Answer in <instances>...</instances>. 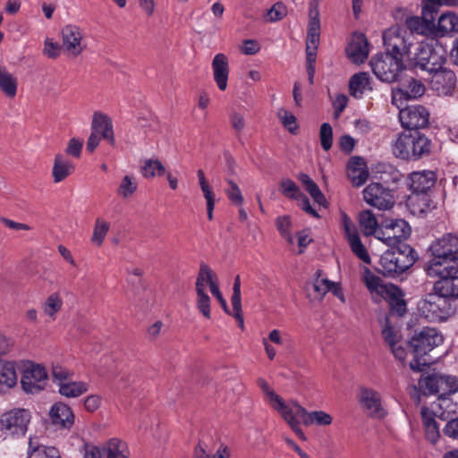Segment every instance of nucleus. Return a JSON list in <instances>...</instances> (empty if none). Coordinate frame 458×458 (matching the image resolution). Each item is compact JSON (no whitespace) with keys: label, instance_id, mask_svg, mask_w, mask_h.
Masks as SVG:
<instances>
[{"label":"nucleus","instance_id":"obj_1","mask_svg":"<svg viewBox=\"0 0 458 458\" xmlns=\"http://www.w3.org/2000/svg\"><path fill=\"white\" fill-rule=\"evenodd\" d=\"M457 411L458 404L443 397L428 407H422L420 413L426 437L432 444H436L440 437L439 426L436 419L449 421Z\"/></svg>","mask_w":458,"mask_h":458},{"label":"nucleus","instance_id":"obj_2","mask_svg":"<svg viewBox=\"0 0 458 458\" xmlns=\"http://www.w3.org/2000/svg\"><path fill=\"white\" fill-rule=\"evenodd\" d=\"M443 341V335L432 327H424L416 333L409 342L413 354V360L410 362L411 369L414 371H422L430 363L426 355Z\"/></svg>","mask_w":458,"mask_h":458},{"label":"nucleus","instance_id":"obj_3","mask_svg":"<svg viewBox=\"0 0 458 458\" xmlns=\"http://www.w3.org/2000/svg\"><path fill=\"white\" fill-rule=\"evenodd\" d=\"M393 153L402 159H417L428 155L430 140L418 131L400 133L393 142Z\"/></svg>","mask_w":458,"mask_h":458},{"label":"nucleus","instance_id":"obj_4","mask_svg":"<svg viewBox=\"0 0 458 458\" xmlns=\"http://www.w3.org/2000/svg\"><path fill=\"white\" fill-rule=\"evenodd\" d=\"M409 61L428 72L440 69L446 62V50L438 40L431 38L414 45Z\"/></svg>","mask_w":458,"mask_h":458},{"label":"nucleus","instance_id":"obj_5","mask_svg":"<svg viewBox=\"0 0 458 458\" xmlns=\"http://www.w3.org/2000/svg\"><path fill=\"white\" fill-rule=\"evenodd\" d=\"M414 250L408 244L386 250L379 259V271L385 276H394L410 268L416 261Z\"/></svg>","mask_w":458,"mask_h":458},{"label":"nucleus","instance_id":"obj_6","mask_svg":"<svg viewBox=\"0 0 458 458\" xmlns=\"http://www.w3.org/2000/svg\"><path fill=\"white\" fill-rule=\"evenodd\" d=\"M386 52L401 57V60L411 58V48L415 45V37L404 28L394 26L383 34Z\"/></svg>","mask_w":458,"mask_h":458},{"label":"nucleus","instance_id":"obj_7","mask_svg":"<svg viewBox=\"0 0 458 458\" xmlns=\"http://www.w3.org/2000/svg\"><path fill=\"white\" fill-rule=\"evenodd\" d=\"M207 286L209 287L210 293L219 287L218 277L208 265L201 263L195 282L196 303L201 314L210 318V298L207 293Z\"/></svg>","mask_w":458,"mask_h":458},{"label":"nucleus","instance_id":"obj_8","mask_svg":"<svg viewBox=\"0 0 458 458\" xmlns=\"http://www.w3.org/2000/svg\"><path fill=\"white\" fill-rule=\"evenodd\" d=\"M417 310L421 317L430 322L444 321L453 312L450 300L437 291L421 299L417 304Z\"/></svg>","mask_w":458,"mask_h":458},{"label":"nucleus","instance_id":"obj_9","mask_svg":"<svg viewBox=\"0 0 458 458\" xmlns=\"http://www.w3.org/2000/svg\"><path fill=\"white\" fill-rule=\"evenodd\" d=\"M21 385L27 394H38L47 386L48 373L46 367L32 360H22L19 362Z\"/></svg>","mask_w":458,"mask_h":458},{"label":"nucleus","instance_id":"obj_10","mask_svg":"<svg viewBox=\"0 0 458 458\" xmlns=\"http://www.w3.org/2000/svg\"><path fill=\"white\" fill-rule=\"evenodd\" d=\"M370 66L374 74L382 81H395L403 70L404 64L401 57H396L389 53L374 56L370 61Z\"/></svg>","mask_w":458,"mask_h":458},{"label":"nucleus","instance_id":"obj_11","mask_svg":"<svg viewBox=\"0 0 458 458\" xmlns=\"http://www.w3.org/2000/svg\"><path fill=\"white\" fill-rule=\"evenodd\" d=\"M320 21L318 19V11L311 12L310 22L308 26V34L306 40V63L307 73L310 84L314 83L315 63L317 58V49L319 44Z\"/></svg>","mask_w":458,"mask_h":458},{"label":"nucleus","instance_id":"obj_12","mask_svg":"<svg viewBox=\"0 0 458 458\" xmlns=\"http://www.w3.org/2000/svg\"><path fill=\"white\" fill-rule=\"evenodd\" d=\"M411 227L403 219L386 222L378 229L377 239L390 248H398L410 236Z\"/></svg>","mask_w":458,"mask_h":458},{"label":"nucleus","instance_id":"obj_13","mask_svg":"<svg viewBox=\"0 0 458 458\" xmlns=\"http://www.w3.org/2000/svg\"><path fill=\"white\" fill-rule=\"evenodd\" d=\"M31 420L29 410L17 408L4 412L0 419L2 430L13 436H24Z\"/></svg>","mask_w":458,"mask_h":458},{"label":"nucleus","instance_id":"obj_14","mask_svg":"<svg viewBox=\"0 0 458 458\" xmlns=\"http://www.w3.org/2000/svg\"><path fill=\"white\" fill-rule=\"evenodd\" d=\"M62 47L70 55L76 57L86 48L81 29L75 24H67L61 30Z\"/></svg>","mask_w":458,"mask_h":458},{"label":"nucleus","instance_id":"obj_15","mask_svg":"<svg viewBox=\"0 0 458 458\" xmlns=\"http://www.w3.org/2000/svg\"><path fill=\"white\" fill-rule=\"evenodd\" d=\"M363 199L369 205L381 210L390 209L394 204L391 191L378 182H371L363 190Z\"/></svg>","mask_w":458,"mask_h":458},{"label":"nucleus","instance_id":"obj_16","mask_svg":"<svg viewBox=\"0 0 458 458\" xmlns=\"http://www.w3.org/2000/svg\"><path fill=\"white\" fill-rule=\"evenodd\" d=\"M362 281L374 302H380L389 295H394L397 293V286L393 284H385L369 268H365L362 273Z\"/></svg>","mask_w":458,"mask_h":458},{"label":"nucleus","instance_id":"obj_17","mask_svg":"<svg viewBox=\"0 0 458 458\" xmlns=\"http://www.w3.org/2000/svg\"><path fill=\"white\" fill-rule=\"evenodd\" d=\"M399 119L403 127L414 131L428 124L429 113L422 106H409L400 109Z\"/></svg>","mask_w":458,"mask_h":458},{"label":"nucleus","instance_id":"obj_18","mask_svg":"<svg viewBox=\"0 0 458 458\" xmlns=\"http://www.w3.org/2000/svg\"><path fill=\"white\" fill-rule=\"evenodd\" d=\"M428 75L429 86L437 95L446 96L452 93L456 83L454 72L441 65L440 69L429 72Z\"/></svg>","mask_w":458,"mask_h":458},{"label":"nucleus","instance_id":"obj_19","mask_svg":"<svg viewBox=\"0 0 458 458\" xmlns=\"http://www.w3.org/2000/svg\"><path fill=\"white\" fill-rule=\"evenodd\" d=\"M427 273L431 277H438L439 280L457 275L458 259L431 257L427 264Z\"/></svg>","mask_w":458,"mask_h":458},{"label":"nucleus","instance_id":"obj_20","mask_svg":"<svg viewBox=\"0 0 458 458\" xmlns=\"http://www.w3.org/2000/svg\"><path fill=\"white\" fill-rule=\"evenodd\" d=\"M429 252L430 256L436 259H458V237L452 233L443 235L431 243Z\"/></svg>","mask_w":458,"mask_h":458},{"label":"nucleus","instance_id":"obj_21","mask_svg":"<svg viewBox=\"0 0 458 458\" xmlns=\"http://www.w3.org/2000/svg\"><path fill=\"white\" fill-rule=\"evenodd\" d=\"M293 405V411L296 415L301 416L303 425L309 427L312 425L319 427L330 426L333 422V417L324 411H309L302 407L297 401L290 400Z\"/></svg>","mask_w":458,"mask_h":458},{"label":"nucleus","instance_id":"obj_22","mask_svg":"<svg viewBox=\"0 0 458 458\" xmlns=\"http://www.w3.org/2000/svg\"><path fill=\"white\" fill-rule=\"evenodd\" d=\"M360 403L368 414L373 418H383L386 411L382 405L381 394L370 388H362L360 394Z\"/></svg>","mask_w":458,"mask_h":458},{"label":"nucleus","instance_id":"obj_23","mask_svg":"<svg viewBox=\"0 0 458 458\" xmlns=\"http://www.w3.org/2000/svg\"><path fill=\"white\" fill-rule=\"evenodd\" d=\"M91 131L100 135L108 144L114 145L113 123L107 114L100 111L95 112L92 116Z\"/></svg>","mask_w":458,"mask_h":458},{"label":"nucleus","instance_id":"obj_24","mask_svg":"<svg viewBox=\"0 0 458 458\" xmlns=\"http://www.w3.org/2000/svg\"><path fill=\"white\" fill-rule=\"evenodd\" d=\"M347 177L355 187L363 185L369 175L367 164L360 157H352L347 163Z\"/></svg>","mask_w":458,"mask_h":458},{"label":"nucleus","instance_id":"obj_25","mask_svg":"<svg viewBox=\"0 0 458 458\" xmlns=\"http://www.w3.org/2000/svg\"><path fill=\"white\" fill-rule=\"evenodd\" d=\"M213 77L218 89L225 91L227 89L229 77V62L225 54H216L212 60Z\"/></svg>","mask_w":458,"mask_h":458},{"label":"nucleus","instance_id":"obj_26","mask_svg":"<svg viewBox=\"0 0 458 458\" xmlns=\"http://www.w3.org/2000/svg\"><path fill=\"white\" fill-rule=\"evenodd\" d=\"M410 181L413 193L426 194L435 185L437 175L433 171L423 170L412 173Z\"/></svg>","mask_w":458,"mask_h":458},{"label":"nucleus","instance_id":"obj_27","mask_svg":"<svg viewBox=\"0 0 458 458\" xmlns=\"http://www.w3.org/2000/svg\"><path fill=\"white\" fill-rule=\"evenodd\" d=\"M425 92L424 84L416 79L410 78L405 81V82L402 85V88L394 90L392 103L396 105L398 108L400 106L397 104V99L402 98L403 97L406 98H417L421 97Z\"/></svg>","mask_w":458,"mask_h":458},{"label":"nucleus","instance_id":"obj_28","mask_svg":"<svg viewBox=\"0 0 458 458\" xmlns=\"http://www.w3.org/2000/svg\"><path fill=\"white\" fill-rule=\"evenodd\" d=\"M346 53L348 57L356 64L363 63L369 55V43L363 34L353 35Z\"/></svg>","mask_w":458,"mask_h":458},{"label":"nucleus","instance_id":"obj_29","mask_svg":"<svg viewBox=\"0 0 458 458\" xmlns=\"http://www.w3.org/2000/svg\"><path fill=\"white\" fill-rule=\"evenodd\" d=\"M49 416L53 424L63 428H70L74 423L72 409L64 403H55L51 407Z\"/></svg>","mask_w":458,"mask_h":458},{"label":"nucleus","instance_id":"obj_30","mask_svg":"<svg viewBox=\"0 0 458 458\" xmlns=\"http://www.w3.org/2000/svg\"><path fill=\"white\" fill-rule=\"evenodd\" d=\"M429 8L428 4H426L422 8L423 17L419 16H411L408 17L405 21V25L407 27L408 32L417 33L420 35H428L429 33H433L435 24L433 22V18L430 19L426 18V10Z\"/></svg>","mask_w":458,"mask_h":458},{"label":"nucleus","instance_id":"obj_31","mask_svg":"<svg viewBox=\"0 0 458 458\" xmlns=\"http://www.w3.org/2000/svg\"><path fill=\"white\" fill-rule=\"evenodd\" d=\"M433 32L439 37H452L458 33V15L451 11L443 13Z\"/></svg>","mask_w":458,"mask_h":458},{"label":"nucleus","instance_id":"obj_32","mask_svg":"<svg viewBox=\"0 0 458 458\" xmlns=\"http://www.w3.org/2000/svg\"><path fill=\"white\" fill-rule=\"evenodd\" d=\"M75 165L62 154H56L54 158L52 177L55 183L64 181L73 174Z\"/></svg>","mask_w":458,"mask_h":458},{"label":"nucleus","instance_id":"obj_33","mask_svg":"<svg viewBox=\"0 0 458 458\" xmlns=\"http://www.w3.org/2000/svg\"><path fill=\"white\" fill-rule=\"evenodd\" d=\"M258 386L260 387L264 394L265 402L276 412L285 408L288 401H284L279 394H277L267 384L264 378H259L257 381Z\"/></svg>","mask_w":458,"mask_h":458},{"label":"nucleus","instance_id":"obj_34","mask_svg":"<svg viewBox=\"0 0 458 458\" xmlns=\"http://www.w3.org/2000/svg\"><path fill=\"white\" fill-rule=\"evenodd\" d=\"M408 207L413 215L422 216L431 210L434 205L427 194L412 193L408 199Z\"/></svg>","mask_w":458,"mask_h":458},{"label":"nucleus","instance_id":"obj_35","mask_svg":"<svg viewBox=\"0 0 458 458\" xmlns=\"http://www.w3.org/2000/svg\"><path fill=\"white\" fill-rule=\"evenodd\" d=\"M19 364L13 360H0V386L13 387L18 381L16 369Z\"/></svg>","mask_w":458,"mask_h":458},{"label":"nucleus","instance_id":"obj_36","mask_svg":"<svg viewBox=\"0 0 458 458\" xmlns=\"http://www.w3.org/2000/svg\"><path fill=\"white\" fill-rule=\"evenodd\" d=\"M350 93L356 98H360L366 91L372 89L369 75L367 72H359L352 76L349 81Z\"/></svg>","mask_w":458,"mask_h":458},{"label":"nucleus","instance_id":"obj_37","mask_svg":"<svg viewBox=\"0 0 458 458\" xmlns=\"http://www.w3.org/2000/svg\"><path fill=\"white\" fill-rule=\"evenodd\" d=\"M139 189V182L137 177L132 174L123 175L117 186L116 194L123 199H130L133 198Z\"/></svg>","mask_w":458,"mask_h":458},{"label":"nucleus","instance_id":"obj_38","mask_svg":"<svg viewBox=\"0 0 458 458\" xmlns=\"http://www.w3.org/2000/svg\"><path fill=\"white\" fill-rule=\"evenodd\" d=\"M277 413L301 439L306 440L305 434L301 428V418L295 414L293 405L290 401H288L287 406Z\"/></svg>","mask_w":458,"mask_h":458},{"label":"nucleus","instance_id":"obj_39","mask_svg":"<svg viewBox=\"0 0 458 458\" xmlns=\"http://www.w3.org/2000/svg\"><path fill=\"white\" fill-rule=\"evenodd\" d=\"M89 391V385L83 381H72L58 383V392L67 398H76Z\"/></svg>","mask_w":458,"mask_h":458},{"label":"nucleus","instance_id":"obj_40","mask_svg":"<svg viewBox=\"0 0 458 458\" xmlns=\"http://www.w3.org/2000/svg\"><path fill=\"white\" fill-rule=\"evenodd\" d=\"M0 90L9 98H14L18 90V79L4 66H0Z\"/></svg>","mask_w":458,"mask_h":458},{"label":"nucleus","instance_id":"obj_41","mask_svg":"<svg viewBox=\"0 0 458 458\" xmlns=\"http://www.w3.org/2000/svg\"><path fill=\"white\" fill-rule=\"evenodd\" d=\"M434 291L445 298H458V276L456 275L438 280L434 284Z\"/></svg>","mask_w":458,"mask_h":458},{"label":"nucleus","instance_id":"obj_42","mask_svg":"<svg viewBox=\"0 0 458 458\" xmlns=\"http://www.w3.org/2000/svg\"><path fill=\"white\" fill-rule=\"evenodd\" d=\"M63 306L64 301L60 293H53L42 303L41 309L43 314L47 317L50 321H54Z\"/></svg>","mask_w":458,"mask_h":458},{"label":"nucleus","instance_id":"obj_43","mask_svg":"<svg viewBox=\"0 0 458 458\" xmlns=\"http://www.w3.org/2000/svg\"><path fill=\"white\" fill-rule=\"evenodd\" d=\"M231 301L233 307V317L239 322V326L243 328L244 319L242 310L241 280L239 276L235 277L233 282Z\"/></svg>","mask_w":458,"mask_h":458},{"label":"nucleus","instance_id":"obj_44","mask_svg":"<svg viewBox=\"0 0 458 458\" xmlns=\"http://www.w3.org/2000/svg\"><path fill=\"white\" fill-rule=\"evenodd\" d=\"M359 224L366 236L375 235L377 238L378 223L370 210H363L359 215Z\"/></svg>","mask_w":458,"mask_h":458},{"label":"nucleus","instance_id":"obj_45","mask_svg":"<svg viewBox=\"0 0 458 458\" xmlns=\"http://www.w3.org/2000/svg\"><path fill=\"white\" fill-rule=\"evenodd\" d=\"M299 181L304 185L306 191L310 193L315 202L321 206L327 203L326 197L318 188V184L306 174L298 175Z\"/></svg>","mask_w":458,"mask_h":458},{"label":"nucleus","instance_id":"obj_46","mask_svg":"<svg viewBox=\"0 0 458 458\" xmlns=\"http://www.w3.org/2000/svg\"><path fill=\"white\" fill-rule=\"evenodd\" d=\"M299 181L304 185L306 191L310 193L315 202L321 206L327 203L326 197L318 188V184L306 174L298 175Z\"/></svg>","mask_w":458,"mask_h":458},{"label":"nucleus","instance_id":"obj_47","mask_svg":"<svg viewBox=\"0 0 458 458\" xmlns=\"http://www.w3.org/2000/svg\"><path fill=\"white\" fill-rule=\"evenodd\" d=\"M105 450L107 454L106 458H129L130 456L128 445L117 438L109 440L105 446Z\"/></svg>","mask_w":458,"mask_h":458},{"label":"nucleus","instance_id":"obj_48","mask_svg":"<svg viewBox=\"0 0 458 458\" xmlns=\"http://www.w3.org/2000/svg\"><path fill=\"white\" fill-rule=\"evenodd\" d=\"M419 387L424 394H442L440 374L422 377L419 381Z\"/></svg>","mask_w":458,"mask_h":458},{"label":"nucleus","instance_id":"obj_49","mask_svg":"<svg viewBox=\"0 0 458 458\" xmlns=\"http://www.w3.org/2000/svg\"><path fill=\"white\" fill-rule=\"evenodd\" d=\"M165 168L160 160L148 158L144 160L141 165V174L144 178L151 179L165 174Z\"/></svg>","mask_w":458,"mask_h":458},{"label":"nucleus","instance_id":"obj_50","mask_svg":"<svg viewBox=\"0 0 458 458\" xmlns=\"http://www.w3.org/2000/svg\"><path fill=\"white\" fill-rule=\"evenodd\" d=\"M28 458H60L59 451L53 446L38 445L34 446L30 438L29 441Z\"/></svg>","mask_w":458,"mask_h":458},{"label":"nucleus","instance_id":"obj_51","mask_svg":"<svg viewBox=\"0 0 458 458\" xmlns=\"http://www.w3.org/2000/svg\"><path fill=\"white\" fill-rule=\"evenodd\" d=\"M110 230V223L105 219L98 217L96 219L92 236L90 238L91 242L99 247L103 244L108 232Z\"/></svg>","mask_w":458,"mask_h":458},{"label":"nucleus","instance_id":"obj_52","mask_svg":"<svg viewBox=\"0 0 458 458\" xmlns=\"http://www.w3.org/2000/svg\"><path fill=\"white\" fill-rule=\"evenodd\" d=\"M276 225L281 236L284 237L289 244H293L294 238L292 234L293 224L290 216H278L276 220Z\"/></svg>","mask_w":458,"mask_h":458},{"label":"nucleus","instance_id":"obj_53","mask_svg":"<svg viewBox=\"0 0 458 458\" xmlns=\"http://www.w3.org/2000/svg\"><path fill=\"white\" fill-rule=\"evenodd\" d=\"M348 240V242L351 246L352 252L364 263H370V257L361 242L359 235H352Z\"/></svg>","mask_w":458,"mask_h":458},{"label":"nucleus","instance_id":"obj_54","mask_svg":"<svg viewBox=\"0 0 458 458\" xmlns=\"http://www.w3.org/2000/svg\"><path fill=\"white\" fill-rule=\"evenodd\" d=\"M383 337L386 343L391 347L402 342V335L400 330L390 325L389 319H386V325L382 330Z\"/></svg>","mask_w":458,"mask_h":458},{"label":"nucleus","instance_id":"obj_55","mask_svg":"<svg viewBox=\"0 0 458 458\" xmlns=\"http://www.w3.org/2000/svg\"><path fill=\"white\" fill-rule=\"evenodd\" d=\"M330 280L327 278H317L313 283V293H310V297L313 301H321L325 295L329 292Z\"/></svg>","mask_w":458,"mask_h":458},{"label":"nucleus","instance_id":"obj_56","mask_svg":"<svg viewBox=\"0 0 458 458\" xmlns=\"http://www.w3.org/2000/svg\"><path fill=\"white\" fill-rule=\"evenodd\" d=\"M385 300L389 302L391 310L395 312L398 316H403L406 312V303L398 287L397 293H394V295H389Z\"/></svg>","mask_w":458,"mask_h":458},{"label":"nucleus","instance_id":"obj_57","mask_svg":"<svg viewBox=\"0 0 458 458\" xmlns=\"http://www.w3.org/2000/svg\"><path fill=\"white\" fill-rule=\"evenodd\" d=\"M277 117L287 131L293 134L297 132L298 124L296 117L291 112L281 108L277 112Z\"/></svg>","mask_w":458,"mask_h":458},{"label":"nucleus","instance_id":"obj_58","mask_svg":"<svg viewBox=\"0 0 458 458\" xmlns=\"http://www.w3.org/2000/svg\"><path fill=\"white\" fill-rule=\"evenodd\" d=\"M440 383L442 394H454L458 392V377L452 375H441Z\"/></svg>","mask_w":458,"mask_h":458},{"label":"nucleus","instance_id":"obj_59","mask_svg":"<svg viewBox=\"0 0 458 458\" xmlns=\"http://www.w3.org/2000/svg\"><path fill=\"white\" fill-rule=\"evenodd\" d=\"M319 139L322 148L325 151H328L333 144V129L329 123H322L319 131Z\"/></svg>","mask_w":458,"mask_h":458},{"label":"nucleus","instance_id":"obj_60","mask_svg":"<svg viewBox=\"0 0 458 458\" xmlns=\"http://www.w3.org/2000/svg\"><path fill=\"white\" fill-rule=\"evenodd\" d=\"M280 187L282 193L290 199H299V198L303 194L301 192L296 183L290 179L282 181Z\"/></svg>","mask_w":458,"mask_h":458},{"label":"nucleus","instance_id":"obj_61","mask_svg":"<svg viewBox=\"0 0 458 458\" xmlns=\"http://www.w3.org/2000/svg\"><path fill=\"white\" fill-rule=\"evenodd\" d=\"M286 15V8L282 3L275 4L264 16L266 21L275 22Z\"/></svg>","mask_w":458,"mask_h":458},{"label":"nucleus","instance_id":"obj_62","mask_svg":"<svg viewBox=\"0 0 458 458\" xmlns=\"http://www.w3.org/2000/svg\"><path fill=\"white\" fill-rule=\"evenodd\" d=\"M229 122L233 131L239 135L246 127L245 116L242 113L233 111L229 116Z\"/></svg>","mask_w":458,"mask_h":458},{"label":"nucleus","instance_id":"obj_63","mask_svg":"<svg viewBox=\"0 0 458 458\" xmlns=\"http://www.w3.org/2000/svg\"><path fill=\"white\" fill-rule=\"evenodd\" d=\"M52 377L54 382L58 386V383H64L68 379H71L72 373L61 365L55 364L52 367Z\"/></svg>","mask_w":458,"mask_h":458},{"label":"nucleus","instance_id":"obj_64","mask_svg":"<svg viewBox=\"0 0 458 458\" xmlns=\"http://www.w3.org/2000/svg\"><path fill=\"white\" fill-rule=\"evenodd\" d=\"M103 397L100 394H95L88 395L83 401V405L87 411L95 412L101 407Z\"/></svg>","mask_w":458,"mask_h":458}]
</instances>
